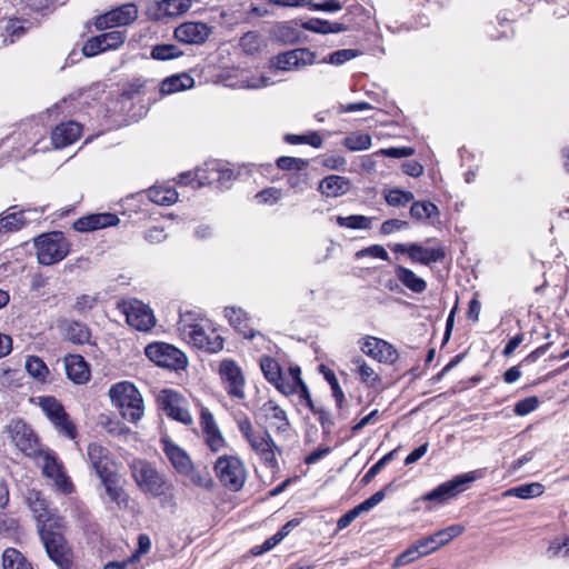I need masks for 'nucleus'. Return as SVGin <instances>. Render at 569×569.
I'll list each match as a JSON object with an SVG mask.
<instances>
[{
  "instance_id": "nucleus-1",
  "label": "nucleus",
  "mask_w": 569,
  "mask_h": 569,
  "mask_svg": "<svg viewBox=\"0 0 569 569\" xmlns=\"http://www.w3.org/2000/svg\"><path fill=\"white\" fill-rule=\"evenodd\" d=\"M178 331L187 343L198 349L218 352L223 348L222 338L207 327L204 320L194 312L187 311L180 315Z\"/></svg>"
},
{
  "instance_id": "nucleus-2",
  "label": "nucleus",
  "mask_w": 569,
  "mask_h": 569,
  "mask_svg": "<svg viewBox=\"0 0 569 569\" xmlns=\"http://www.w3.org/2000/svg\"><path fill=\"white\" fill-rule=\"evenodd\" d=\"M109 396L113 406H116L121 416L131 421L137 422L143 416V400L136 388L129 381H122L111 386Z\"/></svg>"
},
{
  "instance_id": "nucleus-3",
  "label": "nucleus",
  "mask_w": 569,
  "mask_h": 569,
  "mask_svg": "<svg viewBox=\"0 0 569 569\" xmlns=\"http://www.w3.org/2000/svg\"><path fill=\"white\" fill-rule=\"evenodd\" d=\"M237 426L242 437L260 460L270 468L276 467L277 458L274 450L277 449V445L271 438L270 432L268 430L263 432L254 430L247 416L239 417L237 419Z\"/></svg>"
},
{
  "instance_id": "nucleus-4",
  "label": "nucleus",
  "mask_w": 569,
  "mask_h": 569,
  "mask_svg": "<svg viewBox=\"0 0 569 569\" xmlns=\"http://www.w3.org/2000/svg\"><path fill=\"white\" fill-rule=\"evenodd\" d=\"M130 469L137 486L146 495L161 497L171 488L166 477L146 460L132 461Z\"/></svg>"
},
{
  "instance_id": "nucleus-5",
  "label": "nucleus",
  "mask_w": 569,
  "mask_h": 569,
  "mask_svg": "<svg viewBox=\"0 0 569 569\" xmlns=\"http://www.w3.org/2000/svg\"><path fill=\"white\" fill-rule=\"evenodd\" d=\"M37 258L40 264L51 266L67 257L70 244L62 232L53 231L39 236L34 240Z\"/></svg>"
},
{
  "instance_id": "nucleus-6",
  "label": "nucleus",
  "mask_w": 569,
  "mask_h": 569,
  "mask_svg": "<svg viewBox=\"0 0 569 569\" xmlns=\"http://www.w3.org/2000/svg\"><path fill=\"white\" fill-rule=\"evenodd\" d=\"M36 458L38 459V465L42 469L43 476L52 480L57 490L64 495H69L73 491L74 488L72 481L67 475L62 461L53 451L41 450Z\"/></svg>"
},
{
  "instance_id": "nucleus-7",
  "label": "nucleus",
  "mask_w": 569,
  "mask_h": 569,
  "mask_svg": "<svg viewBox=\"0 0 569 569\" xmlns=\"http://www.w3.org/2000/svg\"><path fill=\"white\" fill-rule=\"evenodd\" d=\"M214 471L220 482L231 491H238L244 485L246 468L237 457H219L214 463Z\"/></svg>"
},
{
  "instance_id": "nucleus-8",
  "label": "nucleus",
  "mask_w": 569,
  "mask_h": 569,
  "mask_svg": "<svg viewBox=\"0 0 569 569\" xmlns=\"http://www.w3.org/2000/svg\"><path fill=\"white\" fill-rule=\"evenodd\" d=\"M38 406L52 422L59 433L69 439H74L77 436L76 426L69 419L68 413L60 401L54 397H40L38 398Z\"/></svg>"
},
{
  "instance_id": "nucleus-9",
  "label": "nucleus",
  "mask_w": 569,
  "mask_h": 569,
  "mask_svg": "<svg viewBox=\"0 0 569 569\" xmlns=\"http://www.w3.org/2000/svg\"><path fill=\"white\" fill-rule=\"evenodd\" d=\"M146 356L159 367L179 370L187 366V357L178 348L164 343L153 342L146 347Z\"/></svg>"
},
{
  "instance_id": "nucleus-10",
  "label": "nucleus",
  "mask_w": 569,
  "mask_h": 569,
  "mask_svg": "<svg viewBox=\"0 0 569 569\" xmlns=\"http://www.w3.org/2000/svg\"><path fill=\"white\" fill-rule=\"evenodd\" d=\"M58 530L57 528L50 527L46 529V526H42L39 533L49 558L59 568L64 569L69 568L71 565V552L66 545L64 538Z\"/></svg>"
},
{
  "instance_id": "nucleus-11",
  "label": "nucleus",
  "mask_w": 569,
  "mask_h": 569,
  "mask_svg": "<svg viewBox=\"0 0 569 569\" xmlns=\"http://www.w3.org/2000/svg\"><path fill=\"white\" fill-rule=\"evenodd\" d=\"M118 309L126 316L128 325L139 331H148L156 323L152 310L139 300H122Z\"/></svg>"
},
{
  "instance_id": "nucleus-12",
  "label": "nucleus",
  "mask_w": 569,
  "mask_h": 569,
  "mask_svg": "<svg viewBox=\"0 0 569 569\" xmlns=\"http://www.w3.org/2000/svg\"><path fill=\"white\" fill-rule=\"evenodd\" d=\"M478 478L477 471H471L455 477L453 479L446 481L431 490L430 492L422 496V500L442 503L446 500L456 497L460 492L466 490V486L473 482Z\"/></svg>"
},
{
  "instance_id": "nucleus-13",
  "label": "nucleus",
  "mask_w": 569,
  "mask_h": 569,
  "mask_svg": "<svg viewBox=\"0 0 569 569\" xmlns=\"http://www.w3.org/2000/svg\"><path fill=\"white\" fill-rule=\"evenodd\" d=\"M8 433L14 446L27 456L36 457L39 451L38 437L33 430L21 420H13L8 426Z\"/></svg>"
},
{
  "instance_id": "nucleus-14",
  "label": "nucleus",
  "mask_w": 569,
  "mask_h": 569,
  "mask_svg": "<svg viewBox=\"0 0 569 569\" xmlns=\"http://www.w3.org/2000/svg\"><path fill=\"white\" fill-rule=\"evenodd\" d=\"M219 375L230 397L239 400L244 398L246 380L242 370L233 360H223L219 367Z\"/></svg>"
},
{
  "instance_id": "nucleus-15",
  "label": "nucleus",
  "mask_w": 569,
  "mask_h": 569,
  "mask_svg": "<svg viewBox=\"0 0 569 569\" xmlns=\"http://www.w3.org/2000/svg\"><path fill=\"white\" fill-rule=\"evenodd\" d=\"M138 18V8L134 3H126L100 14L94 20L97 30L123 27L134 22Z\"/></svg>"
},
{
  "instance_id": "nucleus-16",
  "label": "nucleus",
  "mask_w": 569,
  "mask_h": 569,
  "mask_svg": "<svg viewBox=\"0 0 569 569\" xmlns=\"http://www.w3.org/2000/svg\"><path fill=\"white\" fill-rule=\"evenodd\" d=\"M316 53L307 48H298L277 54L271 60V67L277 70L290 71L313 64Z\"/></svg>"
},
{
  "instance_id": "nucleus-17",
  "label": "nucleus",
  "mask_w": 569,
  "mask_h": 569,
  "mask_svg": "<svg viewBox=\"0 0 569 569\" xmlns=\"http://www.w3.org/2000/svg\"><path fill=\"white\" fill-rule=\"evenodd\" d=\"M359 348L365 355L381 363L392 365L399 358L397 349L391 343L372 336L361 339Z\"/></svg>"
},
{
  "instance_id": "nucleus-18",
  "label": "nucleus",
  "mask_w": 569,
  "mask_h": 569,
  "mask_svg": "<svg viewBox=\"0 0 569 569\" xmlns=\"http://www.w3.org/2000/svg\"><path fill=\"white\" fill-rule=\"evenodd\" d=\"M124 40V32L112 30L88 39L82 47V53L86 57H94L107 50H116L123 44Z\"/></svg>"
},
{
  "instance_id": "nucleus-19",
  "label": "nucleus",
  "mask_w": 569,
  "mask_h": 569,
  "mask_svg": "<svg viewBox=\"0 0 569 569\" xmlns=\"http://www.w3.org/2000/svg\"><path fill=\"white\" fill-rule=\"evenodd\" d=\"M159 401L168 417L184 425L192 422V417L186 406V399L178 392L173 390H162L159 396Z\"/></svg>"
},
{
  "instance_id": "nucleus-20",
  "label": "nucleus",
  "mask_w": 569,
  "mask_h": 569,
  "mask_svg": "<svg viewBox=\"0 0 569 569\" xmlns=\"http://www.w3.org/2000/svg\"><path fill=\"white\" fill-rule=\"evenodd\" d=\"M26 500L29 508L33 512L39 531H41L42 526H46V529L49 527L57 529L61 528V519L48 510L47 501L41 497L40 492L30 490Z\"/></svg>"
},
{
  "instance_id": "nucleus-21",
  "label": "nucleus",
  "mask_w": 569,
  "mask_h": 569,
  "mask_svg": "<svg viewBox=\"0 0 569 569\" xmlns=\"http://www.w3.org/2000/svg\"><path fill=\"white\" fill-rule=\"evenodd\" d=\"M87 456L99 479L117 472L110 451L106 447L99 443H90Z\"/></svg>"
},
{
  "instance_id": "nucleus-22",
  "label": "nucleus",
  "mask_w": 569,
  "mask_h": 569,
  "mask_svg": "<svg viewBox=\"0 0 569 569\" xmlns=\"http://www.w3.org/2000/svg\"><path fill=\"white\" fill-rule=\"evenodd\" d=\"M222 164L218 161H209L204 163L202 168H198L193 173L192 179L190 172L180 174V183L189 184L192 181H197V187H203L206 184H218L221 181V170Z\"/></svg>"
},
{
  "instance_id": "nucleus-23",
  "label": "nucleus",
  "mask_w": 569,
  "mask_h": 569,
  "mask_svg": "<svg viewBox=\"0 0 569 569\" xmlns=\"http://www.w3.org/2000/svg\"><path fill=\"white\" fill-rule=\"evenodd\" d=\"M258 418L280 433L286 432L290 426L286 411L272 400L261 406Z\"/></svg>"
},
{
  "instance_id": "nucleus-24",
  "label": "nucleus",
  "mask_w": 569,
  "mask_h": 569,
  "mask_svg": "<svg viewBox=\"0 0 569 569\" xmlns=\"http://www.w3.org/2000/svg\"><path fill=\"white\" fill-rule=\"evenodd\" d=\"M210 34V28L203 22H184L174 30V37L184 43H202Z\"/></svg>"
},
{
  "instance_id": "nucleus-25",
  "label": "nucleus",
  "mask_w": 569,
  "mask_h": 569,
  "mask_svg": "<svg viewBox=\"0 0 569 569\" xmlns=\"http://www.w3.org/2000/svg\"><path fill=\"white\" fill-rule=\"evenodd\" d=\"M119 221V218L113 213H93L76 220L73 222V228L79 232H89L117 226Z\"/></svg>"
},
{
  "instance_id": "nucleus-26",
  "label": "nucleus",
  "mask_w": 569,
  "mask_h": 569,
  "mask_svg": "<svg viewBox=\"0 0 569 569\" xmlns=\"http://www.w3.org/2000/svg\"><path fill=\"white\" fill-rule=\"evenodd\" d=\"M162 449L174 470L182 475L191 470L192 461L188 453L168 438L162 439Z\"/></svg>"
},
{
  "instance_id": "nucleus-27",
  "label": "nucleus",
  "mask_w": 569,
  "mask_h": 569,
  "mask_svg": "<svg viewBox=\"0 0 569 569\" xmlns=\"http://www.w3.org/2000/svg\"><path fill=\"white\" fill-rule=\"evenodd\" d=\"M201 428L204 442L210 450L213 452L220 451L224 447L226 441L219 431L212 415L208 411H204L201 415Z\"/></svg>"
},
{
  "instance_id": "nucleus-28",
  "label": "nucleus",
  "mask_w": 569,
  "mask_h": 569,
  "mask_svg": "<svg viewBox=\"0 0 569 569\" xmlns=\"http://www.w3.org/2000/svg\"><path fill=\"white\" fill-rule=\"evenodd\" d=\"M81 134V126L74 121L60 123L51 133V141L54 148L62 149L74 141Z\"/></svg>"
},
{
  "instance_id": "nucleus-29",
  "label": "nucleus",
  "mask_w": 569,
  "mask_h": 569,
  "mask_svg": "<svg viewBox=\"0 0 569 569\" xmlns=\"http://www.w3.org/2000/svg\"><path fill=\"white\" fill-rule=\"evenodd\" d=\"M67 376L76 383H84L90 378V370L83 357L79 355H68L64 358Z\"/></svg>"
},
{
  "instance_id": "nucleus-30",
  "label": "nucleus",
  "mask_w": 569,
  "mask_h": 569,
  "mask_svg": "<svg viewBox=\"0 0 569 569\" xmlns=\"http://www.w3.org/2000/svg\"><path fill=\"white\" fill-rule=\"evenodd\" d=\"M319 191L328 198H337L346 194L350 190V181L341 176H328L319 183Z\"/></svg>"
},
{
  "instance_id": "nucleus-31",
  "label": "nucleus",
  "mask_w": 569,
  "mask_h": 569,
  "mask_svg": "<svg viewBox=\"0 0 569 569\" xmlns=\"http://www.w3.org/2000/svg\"><path fill=\"white\" fill-rule=\"evenodd\" d=\"M100 481L111 501L116 502L119 508L128 506V496L119 482V476L117 472L100 478Z\"/></svg>"
},
{
  "instance_id": "nucleus-32",
  "label": "nucleus",
  "mask_w": 569,
  "mask_h": 569,
  "mask_svg": "<svg viewBox=\"0 0 569 569\" xmlns=\"http://www.w3.org/2000/svg\"><path fill=\"white\" fill-rule=\"evenodd\" d=\"M445 251L441 248H426L418 243H411L409 258L413 262L429 266L442 260Z\"/></svg>"
},
{
  "instance_id": "nucleus-33",
  "label": "nucleus",
  "mask_w": 569,
  "mask_h": 569,
  "mask_svg": "<svg viewBox=\"0 0 569 569\" xmlns=\"http://www.w3.org/2000/svg\"><path fill=\"white\" fill-rule=\"evenodd\" d=\"M192 6V0H160L157 2L156 18H173L186 13Z\"/></svg>"
},
{
  "instance_id": "nucleus-34",
  "label": "nucleus",
  "mask_w": 569,
  "mask_h": 569,
  "mask_svg": "<svg viewBox=\"0 0 569 569\" xmlns=\"http://www.w3.org/2000/svg\"><path fill=\"white\" fill-rule=\"evenodd\" d=\"M395 273L397 279L407 289L415 293H422L427 289V282L418 277L411 269L403 266H396Z\"/></svg>"
},
{
  "instance_id": "nucleus-35",
  "label": "nucleus",
  "mask_w": 569,
  "mask_h": 569,
  "mask_svg": "<svg viewBox=\"0 0 569 569\" xmlns=\"http://www.w3.org/2000/svg\"><path fill=\"white\" fill-rule=\"evenodd\" d=\"M193 84H194L193 78L187 73L171 76L161 82L160 93L161 94H171V93L179 92V91H182L186 89H190L193 87Z\"/></svg>"
},
{
  "instance_id": "nucleus-36",
  "label": "nucleus",
  "mask_w": 569,
  "mask_h": 569,
  "mask_svg": "<svg viewBox=\"0 0 569 569\" xmlns=\"http://www.w3.org/2000/svg\"><path fill=\"white\" fill-rule=\"evenodd\" d=\"M301 27L305 30L320 34L339 33L347 30V27L343 23L330 22L319 18L309 19L308 21L302 22Z\"/></svg>"
},
{
  "instance_id": "nucleus-37",
  "label": "nucleus",
  "mask_w": 569,
  "mask_h": 569,
  "mask_svg": "<svg viewBox=\"0 0 569 569\" xmlns=\"http://www.w3.org/2000/svg\"><path fill=\"white\" fill-rule=\"evenodd\" d=\"M224 315L229 320V323L243 335L244 338L252 339L256 335L254 332L248 328L247 326V316L246 312L240 308L227 307L224 309Z\"/></svg>"
},
{
  "instance_id": "nucleus-38",
  "label": "nucleus",
  "mask_w": 569,
  "mask_h": 569,
  "mask_svg": "<svg viewBox=\"0 0 569 569\" xmlns=\"http://www.w3.org/2000/svg\"><path fill=\"white\" fill-rule=\"evenodd\" d=\"M149 199L160 206H170L178 200L176 189L167 184L153 186L148 190Z\"/></svg>"
},
{
  "instance_id": "nucleus-39",
  "label": "nucleus",
  "mask_w": 569,
  "mask_h": 569,
  "mask_svg": "<svg viewBox=\"0 0 569 569\" xmlns=\"http://www.w3.org/2000/svg\"><path fill=\"white\" fill-rule=\"evenodd\" d=\"M66 339L74 345L91 343V332L89 328L79 321L68 323L64 331Z\"/></svg>"
},
{
  "instance_id": "nucleus-40",
  "label": "nucleus",
  "mask_w": 569,
  "mask_h": 569,
  "mask_svg": "<svg viewBox=\"0 0 569 569\" xmlns=\"http://www.w3.org/2000/svg\"><path fill=\"white\" fill-rule=\"evenodd\" d=\"M3 569H33L26 557L14 548H7L2 553Z\"/></svg>"
},
{
  "instance_id": "nucleus-41",
  "label": "nucleus",
  "mask_w": 569,
  "mask_h": 569,
  "mask_svg": "<svg viewBox=\"0 0 569 569\" xmlns=\"http://www.w3.org/2000/svg\"><path fill=\"white\" fill-rule=\"evenodd\" d=\"M410 216L419 221L430 220L439 216V209L430 201H415L410 208Z\"/></svg>"
},
{
  "instance_id": "nucleus-42",
  "label": "nucleus",
  "mask_w": 569,
  "mask_h": 569,
  "mask_svg": "<svg viewBox=\"0 0 569 569\" xmlns=\"http://www.w3.org/2000/svg\"><path fill=\"white\" fill-rule=\"evenodd\" d=\"M352 365L356 367L355 370L361 382L367 386L375 387L380 381L379 375L361 357L353 358Z\"/></svg>"
},
{
  "instance_id": "nucleus-43",
  "label": "nucleus",
  "mask_w": 569,
  "mask_h": 569,
  "mask_svg": "<svg viewBox=\"0 0 569 569\" xmlns=\"http://www.w3.org/2000/svg\"><path fill=\"white\" fill-rule=\"evenodd\" d=\"M543 493V486L539 482H531L520 485L518 487L511 488L505 492V496L517 497L520 499H530L535 497H539Z\"/></svg>"
},
{
  "instance_id": "nucleus-44",
  "label": "nucleus",
  "mask_w": 569,
  "mask_h": 569,
  "mask_svg": "<svg viewBox=\"0 0 569 569\" xmlns=\"http://www.w3.org/2000/svg\"><path fill=\"white\" fill-rule=\"evenodd\" d=\"M29 210H21L19 212H11L0 218V232H11L21 229L27 224L24 213Z\"/></svg>"
},
{
  "instance_id": "nucleus-45",
  "label": "nucleus",
  "mask_w": 569,
  "mask_h": 569,
  "mask_svg": "<svg viewBox=\"0 0 569 569\" xmlns=\"http://www.w3.org/2000/svg\"><path fill=\"white\" fill-rule=\"evenodd\" d=\"M181 476L189 478L194 486L203 489H211L213 486L210 472L206 468H196L193 463L191 465V470L183 472Z\"/></svg>"
},
{
  "instance_id": "nucleus-46",
  "label": "nucleus",
  "mask_w": 569,
  "mask_h": 569,
  "mask_svg": "<svg viewBox=\"0 0 569 569\" xmlns=\"http://www.w3.org/2000/svg\"><path fill=\"white\" fill-rule=\"evenodd\" d=\"M336 222L339 227L348 228V229H369L371 227L372 218L361 216V214H352L348 217L338 216L336 217Z\"/></svg>"
},
{
  "instance_id": "nucleus-47",
  "label": "nucleus",
  "mask_w": 569,
  "mask_h": 569,
  "mask_svg": "<svg viewBox=\"0 0 569 569\" xmlns=\"http://www.w3.org/2000/svg\"><path fill=\"white\" fill-rule=\"evenodd\" d=\"M430 553V549L428 550H419V548L417 547V545H412L411 547H409L407 550H405L403 552H401L393 561L392 563V568L396 569V568H399V567H402V566H407L411 562H413L415 560L423 557V556H427Z\"/></svg>"
},
{
  "instance_id": "nucleus-48",
  "label": "nucleus",
  "mask_w": 569,
  "mask_h": 569,
  "mask_svg": "<svg viewBox=\"0 0 569 569\" xmlns=\"http://www.w3.org/2000/svg\"><path fill=\"white\" fill-rule=\"evenodd\" d=\"M343 146L350 151L367 150L371 146V137L367 133H351L345 138Z\"/></svg>"
},
{
  "instance_id": "nucleus-49",
  "label": "nucleus",
  "mask_w": 569,
  "mask_h": 569,
  "mask_svg": "<svg viewBox=\"0 0 569 569\" xmlns=\"http://www.w3.org/2000/svg\"><path fill=\"white\" fill-rule=\"evenodd\" d=\"M26 370L30 376L38 380H44L49 370L46 363L39 357L31 356L26 360Z\"/></svg>"
},
{
  "instance_id": "nucleus-50",
  "label": "nucleus",
  "mask_w": 569,
  "mask_h": 569,
  "mask_svg": "<svg viewBox=\"0 0 569 569\" xmlns=\"http://www.w3.org/2000/svg\"><path fill=\"white\" fill-rule=\"evenodd\" d=\"M413 193L400 189L389 190L386 196V202L392 207H405L413 200Z\"/></svg>"
},
{
  "instance_id": "nucleus-51",
  "label": "nucleus",
  "mask_w": 569,
  "mask_h": 569,
  "mask_svg": "<svg viewBox=\"0 0 569 569\" xmlns=\"http://www.w3.org/2000/svg\"><path fill=\"white\" fill-rule=\"evenodd\" d=\"M181 56L178 47L174 44H157L151 50V58L154 60H169Z\"/></svg>"
},
{
  "instance_id": "nucleus-52",
  "label": "nucleus",
  "mask_w": 569,
  "mask_h": 569,
  "mask_svg": "<svg viewBox=\"0 0 569 569\" xmlns=\"http://www.w3.org/2000/svg\"><path fill=\"white\" fill-rule=\"evenodd\" d=\"M260 367L266 379L271 383L278 381L282 375L279 363L270 357H263L260 360Z\"/></svg>"
},
{
  "instance_id": "nucleus-53",
  "label": "nucleus",
  "mask_w": 569,
  "mask_h": 569,
  "mask_svg": "<svg viewBox=\"0 0 569 569\" xmlns=\"http://www.w3.org/2000/svg\"><path fill=\"white\" fill-rule=\"evenodd\" d=\"M98 300H99L98 293L81 295L76 298V301H74V305L72 308L78 313L84 315L88 311L92 310L97 306Z\"/></svg>"
},
{
  "instance_id": "nucleus-54",
  "label": "nucleus",
  "mask_w": 569,
  "mask_h": 569,
  "mask_svg": "<svg viewBox=\"0 0 569 569\" xmlns=\"http://www.w3.org/2000/svg\"><path fill=\"white\" fill-rule=\"evenodd\" d=\"M309 164L308 160L301 159V158H295V157H280L277 160V166L281 170H288V171H302L305 170Z\"/></svg>"
},
{
  "instance_id": "nucleus-55",
  "label": "nucleus",
  "mask_w": 569,
  "mask_h": 569,
  "mask_svg": "<svg viewBox=\"0 0 569 569\" xmlns=\"http://www.w3.org/2000/svg\"><path fill=\"white\" fill-rule=\"evenodd\" d=\"M272 83V81L263 76L244 74L239 81V87L243 89H260Z\"/></svg>"
},
{
  "instance_id": "nucleus-56",
  "label": "nucleus",
  "mask_w": 569,
  "mask_h": 569,
  "mask_svg": "<svg viewBox=\"0 0 569 569\" xmlns=\"http://www.w3.org/2000/svg\"><path fill=\"white\" fill-rule=\"evenodd\" d=\"M309 409L318 417V421L320 422L323 432L330 433L335 425L330 413L322 406L317 403L312 405Z\"/></svg>"
},
{
  "instance_id": "nucleus-57",
  "label": "nucleus",
  "mask_w": 569,
  "mask_h": 569,
  "mask_svg": "<svg viewBox=\"0 0 569 569\" xmlns=\"http://www.w3.org/2000/svg\"><path fill=\"white\" fill-rule=\"evenodd\" d=\"M358 56V51L353 49H341L330 53L323 59V62L331 64H342Z\"/></svg>"
},
{
  "instance_id": "nucleus-58",
  "label": "nucleus",
  "mask_w": 569,
  "mask_h": 569,
  "mask_svg": "<svg viewBox=\"0 0 569 569\" xmlns=\"http://www.w3.org/2000/svg\"><path fill=\"white\" fill-rule=\"evenodd\" d=\"M241 48L248 52H257L261 47V37L256 32H247L240 39Z\"/></svg>"
},
{
  "instance_id": "nucleus-59",
  "label": "nucleus",
  "mask_w": 569,
  "mask_h": 569,
  "mask_svg": "<svg viewBox=\"0 0 569 569\" xmlns=\"http://www.w3.org/2000/svg\"><path fill=\"white\" fill-rule=\"evenodd\" d=\"M539 406V400L537 397H529L518 401L515 406V413L518 416H526L533 410H536Z\"/></svg>"
},
{
  "instance_id": "nucleus-60",
  "label": "nucleus",
  "mask_w": 569,
  "mask_h": 569,
  "mask_svg": "<svg viewBox=\"0 0 569 569\" xmlns=\"http://www.w3.org/2000/svg\"><path fill=\"white\" fill-rule=\"evenodd\" d=\"M356 257L357 258H361V257H373V258H379L381 260H386L388 261L389 260V253L387 252V250L380 246V244H372L370 247H367L360 251H358L356 253Z\"/></svg>"
},
{
  "instance_id": "nucleus-61",
  "label": "nucleus",
  "mask_w": 569,
  "mask_h": 569,
  "mask_svg": "<svg viewBox=\"0 0 569 569\" xmlns=\"http://www.w3.org/2000/svg\"><path fill=\"white\" fill-rule=\"evenodd\" d=\"M378 154H382V156H386V157H390V158H407V157H410L415 153V149L411 148V147H400V148H386V149H380L378 152Z\"/></svg>"
},
{
  "instance_id": "nucleus-62",
  "label": "nucleus",
  "mask_w": 569,
  "mask_h": 569,
  "mask_svg": "<svg viewBox=\"0 0 569 569\" xmlns=\"http://www.w3.org/2000/svg\"><path fill=\"white\" fill-rule=\"evenodd\" d=\"M395 451L385 455L378 462H376L362 478L363 482H369L388 462L393 459Z\"/></svg>"
},
{
  "instance_id": "nucleus-63",
  "label": "nucleus",
  "mask_w": 569,
  "mask_h": 569,
  "mask_svg": "<svg viewBox=\"0 0 569 569\" xmlns=\"http://www.w3.org/2000/svg\"><path fill=\"white\" fill-rule=\"evenodd\" d=\"M549 557H569V538L563 542L555 540L550 543L547 550Z\"/></svg>"
},
{
  "instance_id": "nucleus-64",
  "label": "nucleus",
  "mask_w": 569,
  "mask_h": 569,
  "mask_svg": "<svg viewBox=\"0 0 569 569\" xmlns=\"http://www.w3.org/2000/svg\"><path fill=\"white\" fill-rule=\"evenodd\" d=\"M408 227V222L407 221H402V220H399V219H390V220H386L382 224H381V228H380V232L382 234H391L396 231H399V230H402L405 228Z\"/></svg>"
}]
</instances>
